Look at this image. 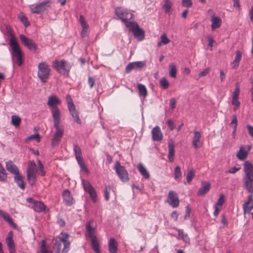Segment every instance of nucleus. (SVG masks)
Here are the masks:
<instances>
[{"label": "nucleus", "instance_id": "f257e3e1", "mask_svg": "<svg viewBox=\"0 0 253 253\" xmlns=\"http://www.w3.org/2000/svg\"><path fill=\"white\" fill-rule=\"evenodd\" d=\"M27 178L29 184L33 186L37 181L38 175L42 176L45 174L44 166L40 160L38 161V166L34 160L29 162L26 169Z\"/></svg>", "mask_w": 253, "mask_h": 253}, {"label": "nucleus", "instance_id": "f03ea898", "mask_svg": "<svg viewBox=\"0 0 253 253\" xmlns=\"http://www.w3.org/2000/svg\"><path fill=\"white\" fill-rule=\"evenodd\" d=\"M62 237H59L58 240L56 239L53 247V252L55 253H59L61 250L62 244H64V248L62 249V253H67L70 249V243L68 240L69 235L65 232H61Z\"/></svg>", "mask_w": 253, "mask_h": 253}, {"label": "nucleus", "instance_id": "7ed1b4c3", "mask_svg": "<svg viewBox=\"0 0 253 253\" xmlns=\"http://www.w3.org/2000/svg\"><path fill=\"white\" fill-rule=\"evenodd\" d=\"M61 103V100L54 95L48 97L47 105L51 109L52 117L53 119L61 118V114L57 105Z\"/></svg>", "mask_w": 253, "mask_h": 253}, {"label": "nucleus", "instance_id": "20e7f679", "mask_svg": "<svg viewBox=\"0 0 253 253\" xmlns=\"http://www.w3.org/2000/svg\"><path fill=\"white\" fill-rule=\"evenodd\" d=\"M10 43L12 50L11 54L13 65H14L15 62L18 66H20L23 61L22 59V52L20 46L16 41L13 38L10 39Z\"/></svg>", "mask_w": 253, "mask_h": 253}, {"label": "nucleus", "instance_id": "39448f33", "mask_svg": "<svg viewBox=\"0 0 253 253\" xmlns=\"http://www.w3.org/2000/svg\"><path fill=\"white\" fill-rule=\"evenodd\" d=\"M53 121L54 127L55 128V131L51 139V145L52 146H55L59 143L61 138L63 135L64 127L63 126L60 125L61 119H53Z\"/></svg>", "mask_w": 253, "mask_h": 253}, {"label": "nucleus", "instance_id": "423d86ee", "mask_svg": "<svg viewBox=\"0 0 253 253\" xmlns=\"http://www.w3.org/2000/svg\"><path fill=\"white\" fill-rule=\"evenodd\" d=\"M53 68L59 73L67 77L69 75L71 65L64 60H55L52 63Z\"/></svg>", "mask_w": 253, "mask_h": 253}, {"label": "nucleus", "instance_id": "0eeeda50", "mask_svg": "<svg viewBox=\"0 0 253 253\" xmlns=\"http://www.w3.org/2000/svg\"><path fill=\"white\" fill-rule=\"evenodd\" d=\"M38 76L43 83L47 82L51 69L45 62L40 63L38 65Z\"/></svg>", "mask_w": 253, "mask_h": 253}, {"label": "nucleus", "instance_id": "6e6552de", "mask_svg": "<svg viewBox=\"0 0 253 253\" xmlns=\"http://www.w3.org/2000/svg\"><path fill=\"white\" fill-rule=\"evenodd\" d=\"M126 26L129 28L130 30L133 33L135 37L139 41L142 40L144 38V31L140 28L139 25L136 23L127 22Z\"/></svg>", "mask_w": 253, "mask_h": 253}, {"label": "nucleus", "instance_id": "1a4fd4ad", "mask_svg": "<svg viewBox=\"0 0 253 253\" xmlns=\"http://www.w3.org/2000/svg\"><path fill=\"white\" fill-rule=\"evenodd\" d=\"M115 171L120 178L123 182H127L129 180L128 174L125 168L121 165L120 162H117L115 165Z\"/></svg>", "mask_w": 253, "mask_h": 253}, {"label": "nucleus", "instance_id": "9d476101", "mask_svg": "<svg viewBox=\"0 0 253 253\" xmlns=\"http://www.w3.org/2000/svg\"><path fill=\"white\" fill-rule=\"evenodd\" d=\"M116 13L118 17L122 21L126 22H129L128 20L132 19L133 17L132 14L126 9L122 7H118L116 9ZM129 22H131L130 21Z\"/></svg>", "mask_w": 253, "mask_h": 253}, {"label": "nucleus", "instance_id": "9b49d317", "mask_svg": "<svg viewBox=\"0 0 253 253\" xmlns=\"http://www.w3.org/2000/svg\"><path fill=\"white\" fill-rule=\"evenodd\" d=\"M50 0H47L40 3H37L35 5H32L30 7L32 13L35 14H40L47 10L49 7Z\"/></svg>", "mask_w": 253, "mask_h": 253}, {"label": "nucleus", "instance_id": "f8f14e48", "mask_svg": "<svg viewBox=\"0 0 253 253\" xmlns=\"http://www.w3.org/2000/svg\"><path fill=\"white\" fill-rule=\"evenodd\" d=\"M82 184L84 187V190L89 194L93 202H95L96 201L97 195L94 188L92 187L90 183L86 180H82Z\"/></svg>", "mask_w": 253, "mask_h": 253}, {"label": "nucleus", "instance_id": "ddd939ff", "mask_svg": "<svg viewBox=\"0 0 253 253\" xmlns=\"http://www.w3.org/2000/svg\"><path fill=\"white\" fill-rule=\"evenodd\" d=\"M93 220H90L87 222L85 225V236L90 239L97 237L95 235L96 226L94 225Z\"/></svg>", "mask_w": 253, "mask_h": 253}, {"label": "nucleus", "instance_id": "4468645a", "mask_svg": "<svg viewBox=\"0 0 253 253\" xmlns=\"http://www.w3.org/2000/svg\"><path fill=\"white\" fill-rule=\"evenodd\" d=\"M168 203L172 208H176L179 205V199L177 194L173 191H170L169 193Z\"/></svg>", "mask_w": 253, "mask_h": 253}, {"label": "nucleus", "instance_id": "2eb2a0df", "mask_svg": "<svg viewBox=\"0 0 253 253\" xmlns=\"http://www.w3.org/2000/svg\"><path fill=\"white\" fill-rule=\"evenodd\" d=\"M19 38L22 43L29 49L36 50L37 44L32 39L27 38L24 35H20Z\"/></svg>", "mask_w": 253, "mask_h": 253}, {"label": "nucleus", "instance_id": "dca6fc26", "mask_svg": "<svg viewBox=\"0 0 253 253\" xmlns=\"http://www.w3.org/2000/svg\"><path fill=\"white\" fill-rule=\"evenodd\" d=\"M151 134L154 141H161L163 139V134L159 126H156L152 129Z\"/></svg>", "mask_w": 253, "mask_h": 253}, {"label": "nucleus", "instance_id": "f3484780", "mask_svg": "<svg viewBox=\"0 0 253 253\" xmlns=\"http://www.w3.org/2000/svg\"><path fill=\"white\" fill-rule=\"evenodd\" d=\"M251 146H248L246 148L244 146H241L239 151L236 154L237 157L239 160L243 161L245 160L248 156V153L251 150Z\"/></svg>", "mask_w": 253, "mask_h": 253}, {"label": "nucleus", "instance_id": "a211bd4d", "mask_svg": "<svg viewBox=\"0 0 253 253\" xmlns=\"http://www.w3.org/2000/svg\"><path fill=\"white\" fill-rule=\"evenodd\" d=\"M145 65V64L143 61H136L129 63L126 67V72L129 73L132 70L141 69Z\"/></svg>", "mask_w": 253, "mask_h": 253}, {"label": "nucleus", "instance_id": "6ab92c4d", "mask_svg": "<svg viewBox=\"0 0 253 253\" xmlns=\"http://www.w3.org/2000/svg\"><path fill=\"white\" fill-rule=\"evenodd\" d=\"M244 170L246 173L244 178H253V165L250 161L244 163Z\"/></svg>", "mask_w": 253, "mask_h": 253}, {"label": "nucleus", "instance_id": "aec40b11", "mask_svg": "<svg viewBox=\"0 0 253 253\" xmlns=\"http://www.w3.org/2000/svg\"><path fill=\"white\" fill-rule=\"evenodd\" d=\"M211 185L210 183L206 181L201 182V187L197 192V195L199 196H204L210 191Z\"/></svg>", "mask_w": 253, "mask_h": 253}, {"label": "nucleus", "instance_id": "412c9836", "mask_svg": "<svg viewBox=\"0 0 253 253\" xmlns=\"http://www.w3.org/2000/svg\"><path fill=\"white\" fill-rule=\"evenodd\" d=\"M68 109L70 113L74 118V121L78 124H80L81 123V121L79 117V112L77 111L74 103L71 102L69 104Z\"/></svg>", "mask_w": 253, "mask_h": 253}, {"label": "nucleus", "instance_id": "4be33fe9", "mask_svg": "<svg viewBox=\"0 0 253 253\" xmlns=\"http://www.w3.org/2000/svg\"><path fill=\"white\" fill-rule=\"evenodd\" d=\"M202 134L201 132L194 131V136L193 138L192 145L196 149L198 147H201L203 145V143L200 141Z\"/></svg>", "mask_w": 253, "mask_h": 253}, {"label": "nucleus", "instance_id": "5701e85b", "mask_svg": "<svg viewBox=\"0 0 253 253\" xmlns=\"http://www.w3.org/2000/svg\"><path fill=\"white\" fill-rule=\"evenodd\" d=\"M0 216L2 217L6 222H7L9 224V225L12 228L14 229L17 228L16 224L14 223V222L13 221L12 219L10 216L9 214L0 209Z\"/></svg>", "mask_w": 253, "mask_h": 253}, {"label": "nucleus", "instance_id": "b1692460", "mask_svg": "<svg viewBox=\"0 0 253 253\" xmlns=\"http://www.w3.org/2000/svg\"><path fill=\"white\" fill-rule=\"evenodd\" d=\"M62 196L63 201L67 206H71L73 204V198L71 194V192L68 190H65L63 192Z\"/></svg>", "mask_w": 253, "mask_h": 253}, {"label": "nucleus", "instance_id": "393cba45", "mask_svg": "<svg viewBox=\"0 0 253 253\" xmlns=\"http://www.w3.org/2000/svg\"><path fill=\"white\" fill-rule=\"evenodd\" d=\"M168 158L170 162H172L174 161V143L172 139L169 140L168 142Z\"/></svg>", "mask_w": 253, "mask_h": 253}, {"label": "nucleus", "instance_id": "a878e982", "mask_svg": "<svg viewBox=\"0 0 253 253\" xmlns=\"http://www.w3.org/2000/svg\"><path fill=\"white\" fill-rule=\"evenodd\" d=\"M244 213H249L253 209V196H249L248 201L243 205Z\"/></svg>", "mask_w": 253, "mask_h": 253}, {"label": "nucleus", "instance_id": "bb28decb", "mask_svg": "<svg viewBox=\"0 0 253 253\" xmlns=\"http://www.w3.org/2000/svg\"><path fill=\"white\" fill-rule=\"evenodd\" d=\"M118 244L114 238L110 239L108 242L109 251L110 253H117Z\"/></svg>", "mask_w": 253, "mask_h": 253}, {"label": "nucleus", "instance_id": "cd10ccee", "mask_svg": "<svg viewBox=\"0 0 253 253\" xmlns=\"http://www.w3.org/2000/svg\"><path fill=\"white\" fill-rule=\"evenodd\" d=\"M244 186L247 191L253 193V178H244Z\"/></svg>", "mask_w": 253, "mask_h": 253}, {"label": "nucleus", "instance_id": "c85d7f7f", "mask_svg": "<svg viewBox=\"0 0 253 253\" xmlns=\"http://www.w3.org/2000/svg\"><path fill=\"white\" fill-rule=\"evenodd\" d=\"M32 208L35 211L40 212L45 211L46 207L43 202L36 201L32 205Z\"/></svg>", "mask_w": 253, "mask_h": 253}, {"label": "nucleus", "instance_id": "c756f323", "mask_svg": "<svg viewBox=\"0 0 253 253\" xmlns=\"http://www.w3.org/2000/svg\"><path fill=\"white\" fill-rule=\"evenodd\" d=\"M6 169L12 174H15L19 173V170L17 166L13 164L11 161H9L6 162Z\"/></svg>", "mask_w": 253, "mask_h": 253}, {"label": "nucleus", "instance_id": "7c9ffc66", "mask_svg": "<svg viewBox=\"0 0 253 253\" xmlns=\"http://www.w3.org/2000/svg\"><path fill=\"white\" fill-rule=\"evenodd\" d=\"M23 178V176L20 175L19 173L17 174L14 176V181L22 190L25 189V188Z\"/></svg>", "mask_w": 253, "mask_h": 253}, {"label": "nucleus", "instance_id": "2f4dec72", "mask_svg": "<svg viewBox=\"0 0 253 253\" xmlns=\"http://www.w3.org/2000/svg\"><path fill=\"white\" fill-rule=\"evenodd\" d=\"M211 29L212 30L219 28L221 25V19L216 16H212L211 19Z\"/></svg>", "mask_w": 253, "mask_h": 253}, {"label": "nucleus", "instance_id": "473e14b6", "mask_svg": "<svg viewBox=\"0 0 253 253\" xmlns=\"http://www.w3.org/2000/svg\"><path fill=\"white\" fill-rule=\"evenodd\" d=\"M242 58V53L239 50H237L236 51V55L235 57L234 60L233 61V67L234 69H237L239 66L240 62Z\"/></svg>", "mask_w": 253, "mask_h": 253}, {"label": "nucleus", "instance_id": "72a5a7b5", "mask_svg": "<svg viewBox=\"0 0 253 253\" xmlns=\"http://www.w3.org/2000/svg\"><path fill=\"white\" fill-rule=\"evenodd\" d=\"M138 169L140 174L146 179H148L150 177L149 172L146 169L143 167L141 163H139L137 166Z\"/></svg>", "mask_w": 253, "mask_h": 253}, {"label": "nucleus", "instance_id": "f704fd0d", "mask_svg": "<svg viewBox=\"0 0 253 253\" xmlns=\"http://www.w3.org/2000/svg\"><path fill=\"white\" fill-rule=\"evenodd\" d=\"M91 240V247L95 253H101L99 249V243L97 238L90 239Z\"/></svg>", "mask_w": 253, "mask_h": 253}, {"label": "nucleus", "instance_id": "c9c22d12", "mask_svg": "<svg viewBox=\"0 0 253 253\" xmlns=\"http://www.w3.org/2000/svg\"><path fill=\"white\" fill-rule=\"evenodd\" d=\"M73 151L76 157V160L83 158L82 154L81 149L80 147L77 144L74 143L73 144Z\"/></svg>", "mask_w": 253, "mask_h": 253}, {"label": "nucleus", "instance_id": "e433bc0d", "mask_svg": "<svg viewBox=\"0 0 253 253\" xmlns=\"http://www.w3.org/2000/svg\"><path fill=\"white\" fill-rule=\"evenodd\" d=\"M174 179L177 181H180L182 177V172L181 168L179 166H176L174 169Z\"/></svg>", "mask_w": 253, "mask_h": 253}, {"label": "nucleus", "instance_id": "4c0bfd02", "mask_svg": "<svg viewBox=\"0 0 253 253\" xmlns=\"http://www.w3.org/2000/svg\"><path fill=\"white\" fill-rule=\"evenodd\" d=\"M7 178L6 170L0 163V181L5 182Z\"/></svg>", "mask_w": 253, "mask_h": 253}, {"label": "nucleus", "instance_id": "58836bf2", "mask_svg": "<svg viewBox=\"0 0 253 253\" xmlns=\"http://www.w3.org/2000/svg\"><path fill=\"white\" fill-rule=\"evenodd\" d=\"M137 88L139 90V95L145 97L147 95V90L145 86L141 84H137Z\"/></svg>", "mask_w": 253, "mask_h": 253}, {"label": "nucleus", "instance_id": "ea45409f", "mask_svg": "<svg viewBox=\"0 0 253 253\" xmlns=\"http://www.w3.org/2000/svg\"><path fill=\"white\" fill-rule=\"evenodd\" d=\"M20 21L27 27L30 25V22L26 16L22 12H20L18 16Z\"/></svg>", "mask_w": 253, "mask_h": 253}, {"label": "nucleus", "instance_id": "a19ab883", "mask_svg": "<svg viewBox=\"0 0 253 253\" xmlns=\"http://www.w3.org/2000/svg\"><path fill=\"white\" fill-rule=\"evenodd\" d=\"M171 8V3L169 0H165V4L163 6V9L166 13H170Z\"/></svg>", "mask_w": 253, "mask_h": 253}, {"label": "nucleus", "instance_id": "79ce46f5", "mask_svg": "<svg viewBox=\"0 0 253 253\" xmlns=\"http://www.w3.org/2000/svg\"><path fill=\"white\" fill-rule=\"evenodd\" d=\"M21 123V119L19 117L13 115L11 117V124L15 127L18 126Z\"/></svg>", "mask_w": 253, "mask_h": 253}, {"label": "nucleus", "instance_id": "37998d69", "mask_svg": "<svg viewBox=\"0 0 253 253\" xmlns=\"http://www.w3.org/2000/svg\"><path fill=\"white\" fill-rule=\"evenodd\" d=\"M160 85L163 89H167L169 87V83L166 78H163L160 81Z\"/></svg>", "mask_w": 253, "mask_h": 253}, {"label": "nucleus", "instance_id": "c03bdc74", "mask_svg": "<svg viewBox=\"0 0 253 253\" xmlns=\"http://www.w3.org/2000/svg\"><path fill=\"white\" fill-rule=\"evenodd\" d=\"M195 175V171L191 169L188 171L186 175V180L188 183H190Z\"/></svg>", "mask_w": 253, "mask_h": 253}, {"label": "nucleus", "instance_id": "a18cd8bd", "mask_svg": "<svg viewBox=\"0 0 253 253\" xmlns=\"http://www.w3.org/2000/svg\"><path fill=\"white\" fill-rule=\"evenodd\" d=\"M77 161L79 165L80 166L81 169L82 170H84L86 173H88V170L85 165L84 162V159L83 158L79 159L78 160H77Z\"/></svg>", "mask_w": 253, "mask_h": 253}, {"label": "nucleus", "instance_id": "49530a36", "mask_svg": "<svg viewBox=\"0 0 253 253\" xmlns=\"http://www.w3.org/2000/svg\"><path fill=\"white\" fill-rule=\"evenodd\" d=\"M169 66L170 68L169 71V76L172 78H176L177 71L175 66L173 64H170Z\"/></svg>", "mask_w": 253, "mask_h": 253}, {"label": "nucleus", "instance_id": "de8ad7c7", "mask_svg": "<svg viewBox=\"0 0 253 253\" xmlns=\"http://www.w3.org/2000/svg\"><path fill=\"white\" fill-rule=\"evenodd\" d=\"M79 20H80V24H81L82 29H88L89 28V26L87 24V23H86V22L85 20V18H84L83 15H81L80 16Z\"/></svg>", "mask_w": 253, "mask_h": 253}, {"label": "nucleus", "instance_id": "09e8293b", "mask_svg": "<svg viewBox=\"0 0 253 253\" xmlns=\"http://www.w3.org/2000/svg\"><path fill=\"white\" fill-rule=\"evenodd\" d=\"M224 195L223 194H220L219 195V198L217 200V201L215 206L222 208V206L223 204L224 203Z\"/></svg>", "mask_w": 253, "mask_h": 253}, {"label": "nucleus", "instance_id": "8fccbe9b", "mask_svg": "<svg viewBox=\"0 0 253 253\" xmlns=\"http://www.w3.org/2000/svg\"><path fill=\"white\" fill-rule=\"evenodd\" d=\"M178 236L182 239L185 242H188L189 240V238L186 234H185L183 230H179Z\"/></svg>", "mask_w": 253, "mask_h": 253}, {"label": "nucleus", "instance_id": "3c124183", "mask_svg": "<svg viewBox=\"0 0 253 253\" xmlns=\"http://www.w3.org/2000/svg\"><path fill=\"white\" fill-rule=\"evenodd\" d=\"M240 93V87L238 83H237L235 86V89L233 93L232 98H238Z\"/></svg>", "mask_w": 253, "mask_h": 253}, {"label": "nucleus", "instance_id": "603ef678", "mask_svg": "<svg viewBox=\"0 0 253 253\" xmlns=\"http://www.w3.org/2000/svg\"><path fill=\"white\" fill-rule=\"evenodd\" d=\"M6 242L7 245L8 249L14 247V243L11 237H7L6 238Z\"/></svg>", "mask_w": 253, "mask_h": 253}, {"label": "nucleus", "instance_id": "864d4df0", "mask_svg": "<svg viewBox=\"0 0 253 253\" xmlns=\"http://www.w3.org/2000/svg\"><path fill=\"white\" fill-rule=\"evenodd\" d=\"M210 70H211L210 68L208 67V68L205 69L202 72H200L198 76V79L201 77H204V76H206V75H207L210 73Z\"/></svg>", "mask_w": 253, "mask_h": 253}, {"label": "nucleus", "instance_id": "5fc2aeb1", "mask_svg": "<svg viewBox=\"0 0 253 253\" xmlns=\"http://www.w3.org/2000/svg\"><path fill=\"white\" fill-rule=\"evenodd\" d=\"M111 190V187L110 186H106L105 190L104 192V196L105 199L106 201H108L110 198V191Z\"/></svg>", "mask_w": 253, "mask_h": 253}, {"label": "nucleus", "instance_id": "6e6d98bb", "mask_svg": "<svg viewBox=\"0 0 253 253\" xmlns=\"http://www.w3.org/2000/svg\"><path fill=\"white\" fill-rule=\"evenodd\" d=\"M237 123L238 120L237 118V116L236 115H233L232 116V120L230 123V126L233 127V128H234V127H237Z\"/></svg>", "mask_w": 253, "mask_h": 253}, {"label": "nucleus", "instance_id": "4d7b16f0", "mask_svg": "<svg viewBox=\"0 0 253 253\" xmlns=\"http://www.w3.org/2000/svg\"><path fill=\"white\" fill-rule=\"evenodd\" d=\"M161 42L164 44H167L170 42V40L167 37L166 34H163L161 36Z\"/></svg>", "mask_w": 253, "mask_h": 253}, {"label": "nucleus", "instance_id": "13d9d810", "mask_svg": "<svg viewBox=\"0 0 253 253\" xmlns=\"http://www.w3.org/2000/svg\"><path fill=\"white\" fill-rule=\"evenodd\" d=\"M41 253H47V251L46 249L45 242L43 240L41 242Z\"/></svg>", "mask_w": 253, "mask_h": 253}, {"label": "nucleus", "instance_id": "bf43d9fd", "mask_svg": "<svg viewBox=\"0 0 253 253\" xmlns=\"http://www.w3.org/2000/svg\"><path fill=\"white\" fill-rule=\"evenodd\" d=\"M182 4L184 7H189L192 5V0H182Z\"/></svg>", "mask_w": 253, "mask_h": 253}, {"label": "nucleus", "instance_id": "052dcab7", "mask_svg": "<svg viewBox=\"0 0 253 253\" xmlns=\"http://www.w3.org/2000/svg\"><path fill=\"white\" fill-rule=\"evenodd\" d=\"M34 139H37L38 141H39L40 139V135L39 134L31 135L27 138V140H31Z\"/></svg>", "mask_w": 253, "mask_h": 253}, {"label": "nucleus", "instance_id": "680f3d73", "mask_svg": "<svg viewBox=\"0 0 253 253\" xmlns=\"http://www.w3.org/2000/svg\"><path fill=\"white\" fill-rule=\"evenodd\" d=\"M167 124L170 130H173L175 128V125L173 121L169 119L167 121Z\"/></svg>", "mask_w": 253, "mask_h": 253}, {"label": "nucleus", "instance_id": "e2e57ef3", "mask_svg": "<svg viewBox=\"0 0 253 253\" xmlns=\"http://www.w3.org/2000/svg\"><path fill=\"white\" fill-rule=\"evenodd\" d=\"M238 98H232V104L235 107L238 108L240 104V103L238 101Z\"/></svg>", "mask_w": 253, "mask_h": 253}, {"label": "nucleus", "instance_id": "0e129e2a", "mask_svg": "<svg viewBox=\"0 0 253 253\" xmlns=\"http://www.w3.org/2000/svg\"><path fill=\"white\" fill-rule=\"evenodd\" d=\"M222 208L221 207H217L216 206H215L214 207V211L213 212V215L215 216H217L220 211H221Z\"/></svg>", "mask_w": 253, "mask_h": 253}, {"label": "nucleus", "instance_id": "69168bd1", "mask_svg": "<svg viewBox=\"0 0 253 253\" xmlns=\"http://www.w3.org/2000/svg\"><path fill=\"white\" fill-rule=\"evenodd\" d=\"M221 222L223 224V225H224V227H227L228 221H227V220L224 215H222Z\"/></svg>", "mask_w": 253, "mask_h": 253}, {"label": "nucleus", "instance_id": "338daca9", "mask_svg": "<svg viewBox=\"0 0 253 253\" xmlns=\"http://www.w3.org/2000/svg\"><path fill=\"white\" fill-rule=\"evenodd\" d=\"M176 100L174 98H171L169 101V106L172 109L175 107Z\"/></svg>", "mask_w": 253, "mask_h": 253}, {"label": "nucleus", "instance_id": "774afa93", "mask_svg": "<svg viewBox=\"0 0 253 253\" xmlns=\"http://www.w3.org/2000/svg\"><path fill=\"white\" fill-rule=\"evenodd\" d=\"M247 128L248 130V132H249V134L252 137H253V126H251V125H247Z\"/></svg>", "mask_w": 253, "mask_h": 253}]
</instances>
